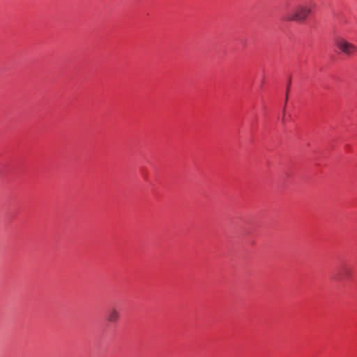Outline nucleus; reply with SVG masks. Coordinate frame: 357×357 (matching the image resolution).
<instances>
[{"label": "nucleus", "instance_id": "obj_1", "mask_svg": "<svg viewBox=\"0 0 357 357\" xmlns=\"http://www.w3.org/2000/svg\"><path fill=\"white\" fill-rule=\"evenodd\" d=\"M311 12L312 10L308 6L298 4L294 10H288L284 13L283 20L286 22H303L307 19Z\"/></svg>", "mask_w": 357, "mask_h": 357}, {"label": "nucleus", "instance_id": "obj_2", "mask_svg": "<svg viewBox=\"0 0 357 357\" xmlns=\"http://www.w3.org/2000/svg\"><path fill=\"white\" fill-rule=\"evenodd\" d=\"M337 47L347 56L354 55L357 52V47L343 38H338L335 41Z\"/></svg>", "mask_w": 357, "mask_h": 357}, {"label": "nucleus", "instance_id": "obj_3", "mask_svg": "<svg viewBox=\"0 0 357 357\" xmlns=\"http://www.w3.org/2000/svg\"><path fill=\"white\" fill-rule=\"evenodd\" d=\"M351 268L349 266L344 265L337 270V275L334 276V280L337 281L348 280L351 278Z\"/></svg>", "mask_w": 357, "mask_h": 357}, {"label": "nucleus", "instance_id": "obj_4", "mask_svg": "<svg viewBox=\"0 0 357 357\" xmlns=\"http://www.w3.org/2000/svg\"><path fill=\"white\" fill-rule=\"evenodd\" d=\"M120 312L115 307L109 309L107 312V321L112 324H115L120 319Z\"/></svg>", "mask_w": 357, "mask_h": 357}, {"label": "nucleus", "instance_id": "obj_5", "mask_svg": "<svg viewBox=\"0 0 357 357\" xmlns=\"http://www.w3.org/2000/svg\"><path fill=\"white\" fill-rule=\"evenodd\" d=\"M289 90V84H288L287 87V94H286V100L287 99V93Z\"/></svg>", "mask_w": 357, "mask_h": 357}]
</instances>
